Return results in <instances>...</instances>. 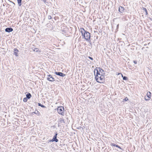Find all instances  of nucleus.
Returning a JSON list of instances; mask_svg holds the SVG:
<instances>
[{
  "instance_id": "nucleus-1",
  "label": "nucleus",
  "mask_w": 152,
  "mask_h": 152,
  "mask_svg": "<svg viewBox=\"0 0 152 152\" xmlns=\"http://www.w3.org/2000/svg\"><path fill=\"white\" fill-rule=\"evenodd\" d=\"M96 70L97 71L96 74L95 76V79L97 82L99 83H102L105 80L104 76L103 74H101L99 72L97 69H95L94 71V72Z\"/></svg>"
},
{
  "instance_id": "nucleus-2",
  "label": "nucleus",
  "mask_w": 152,
  "mask_h": 152,
  "mask_svg": "<svg viewBox=\"0 0 152 152\" xmlns=\"http://www.w3.org/2000/svg\"><path fill=\"white\" fill-rule=\"evenodd\" d=\"M80 29H82L83 30L84 32L83 34V37L87 41H89L90 40L91 35L88 32H87L83 28H81Z\"/></svg>"
},
{
  "instance_id": "nucleus-3",
  "label": "nucleus",
  "mask_w": 152,
  "mask_h": 152,
  "mask_svg": "<svg viewBox=\"0 0 152 152\" xmlns=\"http://www.w3.org/2000/svg\"><path fill=\"white\" fill-rule=\"evenodd\" d=\"M64 109L63 107H60L57 108V111L59 114L61 115H63L64 114Z\"/></svg>"
},
{
  "instance_id": "nucleus-4",
  "label": "nucleus",
  "mask_w": 152,
  "mask_h": 152,
  "mask_svg": "<svg viewBox=\"0 0 152 152\" xmlns=\"http://www.w3.org/2000/svg\"><path fill=\"white\" fill-rule=\"evenodd\" d=\"M151 96V93L150 91H148L146 96L145 97V99L146 101H148Z\"/></svg>"
},
{
  "instance_id": "nucleus-5",
  "label": "nucleus",
  "mask_w": 152,
  "mask_h": 152,
  "mask_svg": "<svg viewBox=\"0 0 152 152\" xmlns=\"http://www.w3.org/2000/svg\"><path fill=\"white\" fill-rule=\"evenodd\" d=\"M55 135L53 137V139L51 140V141H55L56 142H57L58 141V140L57 139V132H55Z\"/></svg>"
},
{
  "instance_id": "nucleus-6",
  "label": "nucleus",
  "mask_w": 152,
  "mask_h": 152,
  "mask_svg": "<svg viewBox=\"0 0 152 152\" xmlns=\"http://www.w3.org/2000/svg\"><path fill=\"white\" fill-rule=\"evenodd\" d=\"M55 74L58 75L61 77H63L65 75V74L61 72H54Z\"/></svg>"
},
{
  "instance_id": "nucleus-7",
  "label": "nucleus",
  "mask_w": 152,
  "mask_h": 152,
  "mask_svg": "<svg viewBox=\"0 0 152 152\" xmlns=\"http://www.w3.org/2000/svg\"><path fill=\"white\" fill-rule=\"evenodd\" d=\"M48 76L49 77H48L47 79L50 81H53L55 80L54 78L52 77V75H48Z\"/></svg>"
},
{
  "instance_id": "nucleus-8",
  "label": "nucleus",
  "mask_w": 152,
  "mask_h": 152,
  "mask_svg": "<svg viewBox=\"0 0 152 152\" xmlns=\"http://www.w3.org/2000/svg\"><path fill=\"white\" fill-rule=\"evenodd\" d=\"M13 31V29L11 27L7 28L5 29V31L9 33L12 32Z\"/></svg>"
},
{
  "instance_id": "nucleus-9",
  "label": "nucleus",
  "mask_w": 152,
  "mask_h": 152,
  "mask_svg": "<svg viewBox=\"0 0 152 152\" xmlns=\"http://www.w3.org/2000/svg\"><path fill=\"white\" fill-rule=\"evenodd\" d=\"M124 7H121V6H120L119 7V11L121 13H122L124 10Z\"/></svg>"
},
{
  "instance_id": "nucleus-10",
  "label": "nucleus",
  "mask_w": 152,
  "mask_h": 152,
  "mask_svg": "<svg viewBox=\"0 0 152 152\" xmlns=\"http://www.w3.org/2000/svg\"><path fill=\"white\" fill-rule=\"evenodd\" d=\"M98 70L99 72H100V73L101 74H103L104 75V73H103V72H104V70L102 69L99 67L98 68Z\"/></svg>"
},
{
  "instance_id": "nucleus-11",
  "label": "nucleus",
  "mask_w": 152,
  "mask_h": 152,
  "mask_svg": "<svg viewBox=\"0 0 152 152\" xmlns=\"http://www.w3.org/2000/svg\"><path fill=\"white\" fill-rule=\"evenodd\" d=\"M19 51L16 48H15L14 49V53L15 55L16 56H18V52Z\"/></svg>"
},
{
  "instance_id": "nucleus-12",
  "label": "nucleus",
  "mask_w": 152,
  "mask_h": 152,
  "mask_svg": "<svg viewBox=\"0 0 152 152\" xmlns=\"http://www.w3.org/2000/svg\"><path fill=\"white\" fill-rule=\"evenodd\" d=\"M26 97L28 99H29L31 97V95L30 93H28L26 94Z\"/></svg>"
},
{
  "instance_id": "nucleus-13",
  "label": "nucleus",
  "mask_w": 152,
  "mask_h": 152,
  "mask_svg": "<svg viewBox=\"0 0 152 152\" xmlns=\"http://www.w3.org/2000/svg\"><path fill=\"white\" fill-rule=\"evenodd\" d=\"M38 105L39 106H41V107L43 108H45L46 107L44 105L42 104H41L38 103Z\"/></svg>"
},
{
  "instance_id": "nucleus-14",
  "label": "nucleus",
  "mask_w": 152,
  "mask_h": 152,
  "mask_svg": "<svg viewBox=\"0 0 152 152\" xmlns=\"http://www.w3.org/2000/svg\"><path fill=\"white\" fill-rule=\"evenodd\" d=\"M18 1V3L19 6H20L21 5V1L22 0H17Z\"/></svg>"
},
{
  "instance_id": "nucleus-15",
  "label": "nucleus",
  "mask_w": 152,
  "mask_h": 152,
  "mask_svg": "<svg viewBox=\"0 0 152 152\" xmlns=\"http://www.w3.org/2000/svg\"><path fill=\"white\" fill-rule=\"evenodd\" d=\"M143 10H144L145 12V14L146 15H148V13L147 10L145 8L143 7Z\"/></svg>"
},
{
  "instance_id": "nucleus-16",
  "label": "nucleus",
  "mask_w": 152,
  "mask_h": 152,
  "mask_svg": "<svg viewBox=\"0 0 152 152\" xmlns=\"http://www.w3.org/2000/svg\"><path fill=\"white\" fill-rule=\"evenodd\" d=\"M27 99H28L26 97H25L23 99V102H26L27 101Z\"/></svg>"
},
{
  "instance_id": "nucleus-17",
  "label": "nucleus",
  "mask_w": 152,
  "mask_h": 152,
  "mask_svg": "<svg viewBox=\"0 0 152 152\" xmlns=\"http://www.w3.org/2000/svg\"><path fill=\"white\" fill-rule=\"evenodd\" d=\"M123 80H126L127 79V77H126V76H124L123 77Z\"/></svg>"
},
{
  "instance_id": "nucleus-18",
  "label": "nucleus",
  "mask_w": 152,
  "mask_h": 152,
  "mask_svg": "<svg viewBox=\"0 0 152 152\" xmlns=\"http://www.w3.org/2000/svg\"><path fill=\"white\" fill-rule=\"evenodd\" d=\"M110 145L114 146H116V145L114 143H111L110 144Z\"/></svg>"
},
{
  "instance_id": "nucleus-19",
  "label": "nucleus",
  "mask_w": 152,
  "mask_h": 152,
  "mask_svg": "<svg viewBox=\"0 0 152 152\" xmlns=\"http://www.w3.org/2000/svg\"><path fill=\"white\" fill-rule=\"evenodd\" d=\"M81 33L82 34V35L83 36V34L84 33L83 30L82 29H81Z\"/></svg>"
},
{
  "instance_id": "nucleus-20",
  "label": "nucleus",
  "mask_w": 152,
  "mask_h": 152,
  "mask_svg": "<svg viewBox=\"0 0 152 152\" xmlns=\"http://www.w3.org/2000/svg\"><path fill=\"white\" fill-rule=\"evenodd\" d=\"M33 113H34L36 114H37V113H39V112L37 111H35L34 112H33Z\"/></svg>"
},
{
  "instance_id": "nucleus-21",
  "label": "nucleus",
  "mask_w": 152,
  "mask_h": 152,
  "mask_svg": "<svg viewBox=\"0 0 152 152\" xmlns=\"http://www.w3.org/2000/svg\"><path fill=\"white\" fill-rule=\"evenodd\" d=\"M38 49L37 48H35L33 50L36 52H38Z\"/></svg>"
},
{
  "instance_id": "nucleus-22",
  "label": "nucleus",
  "mask_w": 152,
  "mask_h": 152,
  "mask_svg": "<svg viewBox=\"0 0 152 152\" xmlns=\"http://www.w3.org/2000/svg\"><path fill=\"white\" fill-rule=\"evenodd\" d=\"M48 18L49 19H51L52 18V17L50 15H48Z\"/></svg>"
},
{
  "instance_id": "nucleus-23",
  "label": "nucleus",
  "mask_w": 152,
  "mask_h": 152,
  "mask_svg": "<svg viewBox=\"0 0 152 152\" xmlns=\"http://www.w3.org/2000/svg\"><path fill=\"white\" fill-rule=\"evenodd\" d=\"M115 147H118V148H119L120 149H122V148H121V147L118 145H116Z\"/></svg>"
},
{
  "instance_id": "nucleus-24",
  "label": "nucleus",
  "mask_w": 152,
  "mask_h": 152,
  "mask_svg": "<svg viewBox=\"0 0 152 152\" xmlns=\"http://www.w3.org/2000/svg\"><path fill=\"white\" fill-rule=\"evenodd\" d=\"M128 100V99L127 97H126L125 98L123 99L124 101H126Z\"/></svg>"
},
{
  "instance_id": "nucleus-25",
  "label": "nucleus",
  "mask_w": 152,
  "mask_h": 152,
  "mask_svg": "<svg viewBox=\"0 0 152 152\" xmlns=\"http://www.w3.org/2000/svg\"><path fill=\"white\" fill-rule=\"evenodd\" d=\"M88 58L92 61L93 60V58L89 56Z\"/></svg>"
},
{
  "instance_id": "nucleus-26",
  "label": "nucleus",
  "mask_w": 152,
  "mask_h": 152,
  "mask_svg": "<svg viewBox=\"0 0 152 152\" xmlns=\"http://www.w3.org/2000/svg\"><path fill=\"white\" fill-rule=\"evenodd\" d=\"M134 63L135 64H137V61H134Z\"/></svg>"
},
{
  "instance_id": "nucleus-27",
  "label": "nucleus",
  "mask_w": 152,
  "mask_h": 152,
  "mask_svg": "<svg viewBox=\"0 0 152 152\" xmlns=\"http://www.w3.org/2000/svg\"><path fill=\"white\" fill-rule=\"evenodd\" d=\"M62 121H63L64 122V120H60V122L61 123H62Z\"/></svg>"
},
{
  "instance_id": "nucleus-28",
  "label": "nucleus",
  "mask_w": 152,
  "mask_h": 152,
  "mask_svg": "<svg viewBox=\"0 0 152 152\" xmlns=\"http://www.w3.org/2000/svg\"><path fill=\"white\" fill-rule=\"evenodd\" d=\"M42 1L43 2H45L46 1V0H42Z\"/></svg>"
},
{
  "instance_id": "nucleus-29",
  "label": "nucleus",
  "mask_w": 152,
  "mask_h": 152,
  "mask_svg": "<svg viewBox=\"0 0 152 152\" xmlns=\"http://www.w3.org/2000/svg\"><path fill=\"white\" fill-rule=\"evenodd\" d=\"M121 76H122V77H124V76H123V75L122 74H121Z\"/></svg>"
},
{
  "instance_id": "nucleus-30",
  "label": "nucleus",
  "mask_w": 152,
  "mask_h": 152,
  "mask_svg": "<svg viewBox=\"0 0 152 152\" xmlns=\"http://www.w3.org/2000/svg\"><path fill=\"white\" fill-rule=\"evenodd\" d=\"M121 73H118V75H120V74H121Z\"/></svg>"
},
{
  "instance_id": "nucleus-31",
  "label": "nucleus",
  "mask_w": 152,
  "mask_h": 152,
  "mask_svg": "<svg viewBox=\"0 0 152 152\" xmlns=\"http://www.w3.org/2000/svg\"><path fill=\"white\" fill-rule=\"evenodd\" d=\"M146 99H148V97H146Z\"/></svg>"
},
{
  "instance_id": "nucleus-32",
  "label": "nucleus",
  "mask_w": 152,
  "mask_h": 152,
  "mask_svg": "<svg viewBox=\"0 0 152 152\" xmlns=\"http://www.w3.org/2000/svg\"><path fill=\"white\" fill-rule=\"evenodd\" d=\"M13 3L14 4H15L13 2Z\"/></svg>"
}]
</instances>
